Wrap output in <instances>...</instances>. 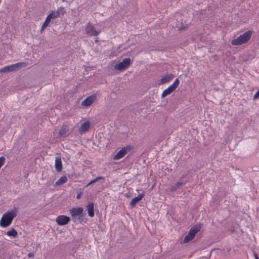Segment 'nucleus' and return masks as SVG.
Returning <instances> with one entry per match:
<instances>
[{
	"label": "nucleus",
	"instance_id": "obj_18",
	"mask_svg": "<svg viewBox=\"0 0 259 259\" xmlns=\"http://www.w3.org/2000/svg\"><path fill=\"white\" fill-rule=\"evenodd\" d=\"M55 168L57 171H60L62 169V162L60 158H56L55 159Z\"/></svg>",
	"mask_w": 259,
	"mask_h": 259
},
{
	"label": "nucleus",
	"instance_id": "obj_2",
	"mask_svg": "<svg viewBox=\"0 0 259 259\" xmlns=\"http://www.w3.org/2000/svg\"><path fill=\"white\" fill-rule=\"evenodd\" d=\"M17 216V213L15 211H10L5 213L1 220L0 226L3 228H6L9 226L14 218Z\"/></svg>",
	"mask_w": 259,
	"mask_h": 259
},
{
	"label": "nucleus",
	"instance_id": "obj_20",
	"mask_svg": "<svg viewBox=\"0 0 259 259\" xmlns=\"http://www.w3.org/2000/svg\"><path fill=\"white\" fill-rule=\"evenodd\" d=\"M6 234L13 238H15L17 236L18 233L14 228H11L9 231H7Z\"/></svg>",
	"mask_w": 259,
	"mask_h": 259
},
{
	"label": "nucleus",
	"instance_id": "obj_16",
	"mask_svg": "<svg viewBox=\"0 0 259 259\" xmlns=\"http://www.w3.org/2000/svg\"><path fill=\"white\" fill-rule=\"evenodd\" d=\"M87 210H88V214L90 217H93L94 215V203L92 202L89 203L87 207Z\"/></svg>",
	"mask_w": 259,
	"mask_h": 259
},
{
	"label": "nucleus",
	"instance_id": "obj_7",
	"mask_svg": "<svg viewBox=\"0 0 259 259\" xmlns=\"http://www.w3.org/2000/svg\"><path fill=\"white\" fill-rule=\"evenodd\" d=\"M179 84V80L176 78L174 83L165 89L162 94V97H165L170 94L178 86Z\"/></svg>",
	"mask_w": 259,
	"mask_h": 259
},
{
	"label": "nucleus",
	"instance_id": "obj_14",
	"mask_svg": "<svg viewBox=\"0 0 259 259\" xmlns=\"http://www.w3.org/2000/svg\"><path fill=\"white\" fill-rule=\"evenodd\" d=\"M144 196V194L143 193L140 194L138 196L133 198L130 203L132 206H135V205L143 198Z\"/></svg>",
	"mask_w": 259,
	"mask_h": 259
},
{
	"label": "nucleus",
	"instance_id": "obj_6",
	"mask_svg": "<svg viewBox=\"0 0 259 259\" xmlns=\"http://www.w3.org/2000/svg\"><path fill=\"white\" fill-rule=\"evenodd\" d=\"M83 208L82 207L73 208L70 210V213L74 222L79 220L82 216Z\"/></svg>",
	"mask_w": 259,
	"mask_h": 259
},
{
	"label": "nucleus",
	"instance_id": "obj_27",
	"mask_svg": "<svg viewBox=\"0 0 259 259\" xmlns=\"http://www.w3.org/2000/svg\"><path fill=\"white\" fill-rule=\"evenodd\" d=\"M32 255H33V254L31 253H30L28 254V256H32Z\"/></svg>",
	"mask_w": 259,
	"mask_h": 259
},
{
	"label": "nucleus",
	"instance_id": "obj_22",
	"mask_svg": "<svg viewBox=\"0 0 259 259\" xmlns=\"http://www.w3.org/2000/svg\"><path fill=\"white\" fill-rule=\"evenodd\" d=\"M258 98H259V90L253 96L254 99H257Z\"/></svg>",
	"mask_w": 259,
	"mask_h": 259
},
{
	"label": "nucleus",
	"instance_id": "obj_19",
	"mask_svg": "<svg viewBox=\"0 0 259 259\" xmlns=\"http://www.w3.org/2000/svg\"><path fill=\"white\" fill-rule=\"evenodd\" d=\"M186 184V182L182 181L176 183L174 186L171 187L170 190L171 191H175L179 188L180 187L185 185Z\"/></svg>",
	"mask_w": 259,
	"mask_h": 259
},
{
	"label": "nucleus",
	"instance_id": "obj_4",
	"mask_svg": "<svg viewBox=\"0 0 259 259\" xmlns=\"http://www.w3.org/2000/svg\"><path fill=\"white\" fill-rule=\"evenodd\" d=\"M25 66V63H17L11 65L7 66L0 69V73L1 72H9L13 71L18 70L19 68Z\"/></svg>",
	"mask_w": 259,
	"mask_h": 259
},
{
	"label": "nucleus",
	"instance_id": "obj_12",
	"mask_svg": "<svg viewBox=\"0 0 259 259\" xmlns=\"http://www.w3.org/2000/svg\"><path fill=\"white\" fill-rule=\"evenodd\" d=\"M96 98V96L94 95L87 97L81 102V105L83 107H88L91 105L95 102Z\"/></svg>",
	"mask_w": 259,
	"mask_h": 259
},
{
	"label": "nucleus",
	"instance_id": "obj_3",
	"mask_svg": "<svg viewBox=\"0 0 259 259\" xmlns=\"http://www.w3.org/2000/svg\"><path fill=\"white\" fill-rule=\"evenodd\" d=\"M252 33V30H250L246 31L236 38L233 39L231 41V44L233 46H240L246 43L250 39Z\"/></svg>",
	"mask_w": 259,
	"mask_h": 259
},
{
	"label": "nucleus",
	"instance_id": "obj_23",
	"mask_svg": "<svg viewBox=\"0 0 259 259\" xmlns=\"http://www.w3.org/2000/svg\"><path fill=\"white\" fill-rule=\"evenodd\" d=\"M96 181H95V179H94V180H93L91 181V182H90L87 184V186H89V185H91V184H94V183H96Z\"/></svg>",
	"mask_w": 259,
	"mask_h": 259
},
{
	"label": "nucleus",
	"instance_id": "obj_26",
	"mask_svg": "<svg viewBox=\"0 0 259 259\" xmlns=\"http://www.w3.org/2000/svg\"><path fill=\"white\" fill-rule=\"evenodd\" d=\"M80 194H78L77 195V196H76V198H77V199H79L80 198Z\"/></svg>",
	"mask_w": 259,
	"mask_h": 259
},
{
	"label": "nucleus",
	"instance_id": "obj_25",
	"mask_svg": "<svg viewBox=\"0 0 259 259\" xmlns=\"http://www.w3.org/2000/svg\"><path fill=\"white\" fill-rule=\"evenodd\" d=\"M255 259H259L256 254H254Z\"/></svg>",
	"mask_w": 259,
	"mask_h": 259
},
{
	"label": "nucleus",
	"instance_id": "obj_8",
	"mask_svg": "<svg viewBox=\"0 0 259 259\" xmlns=\"http://www.w3.org/2000/svg\"><path fill=\"white\" fill-rule=\"evenodd\" d=\"M131 63V59L130 58H125L123 61L114 65V68L115 70L122 71L127 68Z\"/></svg>",
	"mask_w": 259,
	"mask_h": 259
},
{
	"label": "nucleus",
	"instance_id": "obj_17",
	"mask_svg": "<svg viewBox=\"0 0 259 259\" xmlns=\"http://www.w3.org/2000/svg\"><path fill=\"white\" fill-rule=\"evenodd\" d=\"M174 77V75L172 74H167L164 75L161 79V83H165L170 81Z\"/></svg>",
	"mask_w": 259,
	"mask_h": 259
},
{
	"label": "nucleus",
	"instance_id": "obj_15",
	"mask_svg": "<svg viewBox=\"0 0 259 259\" xmlns=\"http://www.w3.org/2000/svg\"><path fill=\"white\" fill-rule=\"evenodd\" d=\"M69 132V127L66 125H63L59 131V135L62 137H66L67 136Z\"/></svg>",
	"mask_w": 259,
	"mask_h": 259
},
{
	"label": "nucleus",
	"instance_id": "obj_10",
	"mask_svg": "<svg viewBox=\"0 0 259 259\" xmlns=\"http://www.w3.org/2000/svg\"><path fill=\"white\" fill-rule=\"evenodd\" d=\"M131 148L130 146H127L122 148L120 149L114 156L113 159L114 160H118L121 158H122L128 151H130Z\"/></svg>",
	"mask_w": 259,
	"mask_h": 259
},
{
	"label": "nucleus",
	"instance_id": "obj_9",
	"mask_svg": "<svg viewBox=\"0 0 259 259\" xmlns=\"http://www.w3.org/2000/svg\"><path fill=\"white\" fill-rule=\"evenodd\" d=\"M87 34L90 36H97L99 34L100 31L95 29V27L91 23H88L85 27Z\"/></svg>",
	"mask_w": 259,
	"mask_h": 259
},
{
	"label": "nucleus",
	"instance_id": "obj_28",
	"mask_svg": "<svg viewBox=\"0 0 259 259\" xmlns=\"http://www.w3.org/2000/svg\"><path fill=\"white\" fill-rule=\"evenodd\" d=\"M63 2H66V0H62Z\"/></svg>",
	"mask_w": 259,
	"mask_h": 259
},
{
	"label": "nucleus",
	"instance_id": "obj_5",
	"mask_svg": "<svg viewBox=\"0 0 259 259\" xmlns=\"http://www.w3.org/2000/svg\"><path fill=\"white\" fill-rule=\"evenodd\" d=\"M200 226L196 225L193 227L189 231V233L184 239V243H187L193 239L195 234L200 230Z\"/></svg>",
	"mask_w": 259,
	"mask_h": 259
},
{
	"label": "nucleus",
	"instance_id": "obj_24",
	"mask_svg": "<svg viewBox=\"0 0 259 259\" xmlns=\"http://www.w3.org/2000/svg\"><path fill=\"white\" fill-rule=\"evenodd\" d=\"M103 179H104V178L103 177H98L95 179L96 182H97V181H98L100 180H102Z\"/></svg>",
	"mask_w": 259,
	"mask_h": 259
},
{
	"label": "nucleus",
	"instance_id": "obj_21",
	"mask_svg": "<svg viewBox=\"0 0 259 259\" xmlns=\"http://www.w3.org/2000/svg\"><path fill=\"white\" fill-rule=\"evenodd\" d=\"M67 181V179L66 177H61L55 183L56 186H60L64 183H65Z\"/></svg>",
	"mask_w": 259,
	"mask_h": 259
},
{
	"label": "nucleus",
	"instance_id": "obj_13",
	"mask_svg": "<svg viewBox=\"0 0 259 259\" xmlns=\"http://www.w3.org/2000/svg\"><path fill=\"white\" fill-rule=\"evenodd\" d=\"M90 127V122L88 121H85L81 124L79 130L80 134H83L87 132Z\"/></svg>",
	"mask_w": 259,
	"mask_h": 259
},
{
	"label": "nucleus",
	"instance_id": "obj_1",
	"mask_svg": "<svg viewBox=\"0 0 259 259\" xmlns=\"http://www.w3.org/2000/svg\"><path fill=\"white\" fill-rule=\"evenodd\" d=\"M65 11L63 7H60L56 11H53L50 14H49L46 20L42 25L41 28V31H42L47 26H49L51 20L55 19L59 17L60 15H63L65 14Z\"/></svg>",
	"mask_w": 259,
	"mask_h": 259
},
{
	"label": "nucleus",
	"instance_id": "obj_11",
	"mask_svg": "<svg viewBox=\"0 0 259 259\" xmlns=\"http://www.w3.org/2000/svg\"><path fill=\"white\" fill-rule=\"evenodd\" d=\"M70 221V218L66 215H60L56 218V222L60 226L67 224Z\"/></svg>",
	"mask_w": 259,
	"mask_h": 259
}]
</instances>
